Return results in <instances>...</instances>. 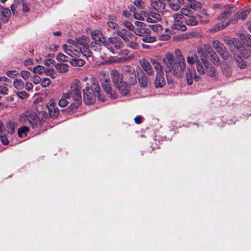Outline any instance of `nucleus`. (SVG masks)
Segmentation results:
<instances>
[{
  "label": "nucleus",
  "mask_w": 251,
  "mask_h": 251,
  "mask_svg": "<svg viewBox=\"0 0 251 251\" xmlns=\"http://www.w3.org/2000/svg\"><path fill=\"white\" fill-rule=\"evenodd\" d=\"M187 6L193 10H196L201 9L202 7V4L201 2L197 1L194 3H190L189 5H187Z\"/></svg>",
  "instance_id": "de8ad7c7"
},
{
  "label": "nucleus",
  "mask_w": 251,
  "mask_h": 251,
  "mask_svg": "<svg viewBox=\"0 0 251 251\" xmlns=\"http://www.w3.org/2000/svg\"><path fill=\"white\" fill-rule=\"evenodd\" d=\"M151 63L152 64L156 71V74L164 73L163 67L159 62L154 59L151 60Z\"/></svg>",
  "instance_id": "cd10ccee"
},
{
  "label": "nucleus",
  "mask_w": 251,
  "mask_h": 251,
  "mask_svg": "<svg viewBox=\"0 0 251 251\" xmlns=\"http://www.w3.org/2000/svg\"><path fill=\"white\" fill-rule=\"evenodd\" d=\"M106 73L104 71L100 72L99 78L103 90L108 94L111 98L115 99L117 98V94L113 89L109 77H105Z\"/></svg>",
  "instance_id": "0eeeda50"
},
{
  "label": "nucleus",
  "mask_w": 251,
  "mask_h": 251,
  "mask_svg": "<svg viewBox=\"0 0 251 251\" xmlns=\"http://www.w3.org/2000/svg\"><path fill=\"white\" fill-rule=\"evenodd\" d=\"M197 71L200 75L206 74L215 79H218V75L215 68L207 60H205L202 64H198Z\"/></svg>",
  "instance_id": "423d86ee"
},
{
  "label": "nucleus",
  "mask_w": 251,
  "mask_h": 251,
  "mask_svg": "<svg viewBox=\"0 0 251 251\" xmlns=\"http://www.w3.org/2000/svg\"><path fill=\"white\" fill-rule=\"evenodd\" d=\"M116 33L121 37L124 41H128V39H137V37L133 34L124 28L117 30Z\"/></svg>",
  "instance_id": "a211bd4d"
},
{
  "label": "nucleus",
  "mask_w": 251,
  "mask_h": 251,
  "mask_svg": "<svg viewBox=\"0 0 251 251\" xmlns=\"http://www.w3.org/2000/svg\"><path fill=\"white\" fill-rule=\"evenodd\" d=\"M31 80L33 83H34L35 84H38L40 83H41V79L40 77H39V76L34 75L32 77Z\"/></svg>",
  "instance_id": "680f3d73"
},
{
  "label": "nucleus",
  "mask_w": 251,
  "mask_h": 251,
  "mask_svg": "<svg viewBox=\"0 0 251 251\" xmlns=\"http://www.w3.org/2000/svg\"><path fill=\"white\" fill-rule=\"evenodd\" d=\"M55 105V103L52 100L50 101L47 104L50 116L52 119L56 118L59 114V109Z\"/></svg>",
  "instance_id": "6ab92c4d"
},
{
  "label": "nucleus",
  "mask_w": 251,
  "mask_h": 251,
  "mask_svg": "<svg viewBox=\"0 0 251 251\" xmlns=\"http://www.w3.org/2000/svg\"><path fill=\"white\" fill-rule=\"evenodd\" d=\"M146 21L149 23H155L162 20L161 15L156 12L151 11L150 13L143 12Z\"/></svg>",
  "instance_id": "4468645a"
},
{
  "label": "nucleus",
  "mask_w": 251,
  "mask_h": 251,
  "mask_svg": "<svg viewBox=\"0 0 251 251\" xmlns=\"http://www.w3.org/2000/svg\"><path fill=\"white\" fill-rule=\"evenodd\" d=\"M210 61L216 65H219L220 64V59L215 51L213 52V54H211L210 56Z\"/></svg>",
  "instance_id": "4c0bfd02"
},
{
  "label": "nucleus",
  "mask_w": 251,
  "mask_h": 251,
  "mask_svg": "<svg viewBox=\"0 0 251 251\" xmlns=\"http://www.w3.org/2000/svg\"><path fill=\"white\" fill-rule=\"evenodd\" d=\"M184 15H183L181 12V13H176L174 14L173 17L174 20V23H175V22L179 21L180 19L182 18L184 19Z\"/></svg>",
  "instance_id": "4d7b16f0"
},
{
  "label": "nucleus",
  "mask_w": 251,
  "mask_h": 251,
  "mask_svg": "<svg viewBox=\"0 0 251 251\" xmlns=\"http://www.w3.org/2000/svg\"><path fill=\"white\" fill-rule=\"evenodd\" d=\"M22 8L23 11L27 12L29 11L28 4L25 1V0H16L14 4L11 6V10L13 13L17 9H20Z\"/></svg>",
  "instance_id": "ddd939ff"
},
{
  "label": "nucleus",
  "mask_w": 251,
  "mask_h": 251,
  "mask_svg": "<svg viewBox=\"0 0 251 251\" xmlns=\"http://www.w3.org/2000/svg\"><path fill=\"white\" fill-rule=\"evenodd\" d=\"M46 69L43 66L38 65L33 68V71L35 74L42 75L45 73Z\"/></svg>",
  "instance_id": "c03bdc74"
},
{
  "label": "nucleus",
  "mask_w": 251,
  "mask_h": 251,
  "mask_svg": "<svg viewBox=\"0 0 251 251\" xmlns=\"http://www.w3.org/2000/svg\"><path fill=\"white\" fill-rule=\"evenodd\" d=\"M81 87L78 81L74 83L71 86L70 90L63 94L62 99L58 102L59 105L62 107H65L69 103L67 99L71 100L72 99L75 102L72 103L71 107L72 109L77 108L81 103Z\"/></svg>",
  "instance_id": "f03ea898"
},
{
  "label": "nucleus",
  "mask_w": 251,
  "mask_h": 251,
  "mask_svg": "<svg viewBox=\"0 0 251 251\" xmlns=\"http://www.w3.org/2000/svg\"><path fill=\"white\" fill-rule=\"evenodd\" d=\"M56 70L60 73H65L69 70V65L66 63H58L55 65Z\"/></svg>",
  "instance_id": "c85d7f7f"
},
{
  "label": "nucleus",
  "mask_w": 251,
  "mask_h": 251,
  "mask_svg": "<svg viewBox=\"0 0 251 251\" xmlns=\"http://www.w3.org/2000/svg\"><path fill=\"white\" fill-rule=\"evenodd\" d=\"M203 49L206 54L209 56L211 54H213V52L215 51L212 47L208 44L204 45Z\"/></svg>",
  "instance_id": "49530a36"
},
{
  "label": "nucleus",
  "mask_w": 251,
  "mask_h": 251,
  "mask_svg": "<svg viewBox=\"0 0 251 251\" xmlns=\"http://www.w3.org/2000/svg\"><path fill=\"white\" fill-rule=\"evenodd\" d=\"M11 15V11L9 9L4 8L0 4V29L1 27V21L6 23L9 20Z\"/></svg>",
  "instance_id": "f3484780"
},
{
  "label": "nucleus",
  "mask_w": 251,
  "mask_h": 251,
  "mask_svg": "<svg viewBox=\"0 0 251 251\" xmlns=\"http://www.w3.org/2000/svg\"><path fill=\"white\" fill-rule=\"evenodd\" d=\"M149 27L153 31L157 32V33L160 32L163 29L162 26L160 24L151 25H149Z\"/></svg>",
  "instance_id": "09e8293b"
},
{
  "label": "nucleus",
  "mask_w": 251,
  "mask_h": 251,
  "mask_svg": "<svg viewBox=\"0 0 251 251\" xmlns=\"http://www.w3.org/2000/svg\"><path fill=\"white\" fill-rule=\"evenodd\" d=\"M204 52L205 51L203 50V49L201 47H199L197 49V53L200 57L201 58V62L202 64H203V62H204L205 60H206L205 59Z\"/></svg>",
  "instance_id": "8fccbe9b"
},
{
  "label": "nucleus",
  "mask_w": 251,
  "mask_h": 251,
  "mask_svg": "<svg viewBox=\"0 0 251 251\" xmlns=\"http://www.w3.org/2000/svg\"><path fill=\"white\" fill-rule=\"evenodd\" d=\"M136 27L134 28V33L140 36H144L150 34V30L146 27V24L139 21H135L134 23Z\"/></svg>",
  "instance_id": "f8f14e48"
},
{
  "label": "nucleus",
  "mask_w": 251,
  "mask_h": 251,
  "mask_svg": "<svg viewBox=\"0 0 251 251\" xmlns=\"http://www.w3.org/2000/svg\"><path fill=\"white\" fill-rule=\"evenodd\" d=\"M7 80L8 79L6 77H0V93L3 95L7 94L8 91V85L4 82Z\"/></svg>",
  "instance_id": "393cba45"
},
{
  "label": "nucleus",
  "mask_w": 251,
  "mask_h": 251,
  "mask_svg": "<svg viewBox=\"0 0 251 251\" xmlns=\"http://www.w3.org/2000/svg\"><path fill=\"white\" fill-rule=\"evenodd\" d=\"M51 81L49 78H43L41 79V85L44 88L48 87Z\"/></svg>",
  "instance_id": "864d4df0"
},
{
  "label": "nucleus",
  "mask_w": 251,
  "mask_h": 251,
  "mask_svg": "<svg viewBox=\"0 0 251 251\" xmlns=\"http://www.w3.org/2000/svg\"><path fill=\"white\" fill-rule=\"evenodd\" d=\"M29 131L28 128L26 126H23L18 129V133L19 137L26 136Z\"/></svg>",
  "instance_id": "58836bf2"
},
{
  "label": "nucleus",
  "mask_w": 251,
  "mask_h": 251,
  "mask_svg": "<svg viewBox=\"0 0 251 251\" xmlns=\"http://www.w3.org/2000/svg\"><path fill=\"white\" fill-rule=\"evenodd\" d=\"M92 38L95 42H100L107 46L108 44H107L106 39L102 34L101 32L99 30H94L91 33Z\"/></svg>",
  "instance_id": "dca6fc26"
},
{
  "label": "nucleus",
  "mask_w": 251,
  "mask_h": 251,
  "mask_svg": "<svg viewBox=\"0 0 251 251\" xmlns=\"http://www.w3.org/2000/svg\"><path fill=\"white\" fill-rule=\"evenodd\" d=\"M90 47L94 50L99 51L102 49V46L100 43L94 41L91 43Z\"/></svg>",
  "instance_id": "a18cd8bd"
},
{
  "label": "nucleus",
  "mask_w": 251,
  "mask_h": 251,
  "mask_svg": "<svg viewBox=\"0 0 251 251\" xmlns=\"http://www.w3.org/2000/svg\"><path fill=\"white\" fill-rule=\"evenodd\" d=\"M224 41L226 45L228 46L231 51L236 49L237 51L245 58H248L249 55L243 51L244 47L241 45V42L237 38H230L228 37H225Z\"/></svg>",
  "instance_id": "6e6552de"
},
{
  "label": "nucleus",
  "mask_w": 251,
  "mask_h": 251,
  "mask_svg": "<svg viewBox=\"0 0 251 251\" xmlns=\"http://www.w3.org/2000/svg\"><path fill=\"white\" fill-rule=\"evenodd\" d=\"M5 131L10 134H12L15 132V125L13 123L9 122L6 124Z\"/></svg>",
  "instance_id": "a19ab883"
},
{
  "label": "nucleus",
  "mask_w": 251,
  "mask_h": 251,
  "mask_svg": "<svg viewBox=\"0 0 251 251\" xmlns=\"http://www.w3.org/2000/svg\"><path fill=\"white\" fill-rule=\"evenodd\" d=\"M45 74L52 78H55L57 77V75L53 69L47 68L46 69Z\"/></svg>",
  "instance_id": "37998d69"
},
{
  "label": "nucleus",
  "mask_w": 251,
  "mask_h": 251,
  "mask_svg": "<svg viewBox=\"0 0 251 251\" xmlns=\"http://www.w3.org/2000/svg\"><path fill=\"white\" fill-rule=\"evenodd\" d=\"M89 46L88 47H79L77 49H76L77 51L79 52V56L77 57H79L80 54H83L84 56L88 57L90 56L91 52L90 51V50L89 49Z\"/></svg>",
  "instance_id": "7c9ffc66"
},
{
  "label": "nucleus",
  "mask_w": 251,
  "mask_h": 251,
  "mask_svg": "<svg viewBox=\"0 0 251 251\" xmlns=\"http://www.w3.org/2000/svg\"><path fill=\"white\" fill-rule=\"evenodd\" d=\"M142 40L144 42L151 43L154 42L156 41V38L154 36H147L145 35L143 36Z\"/></svg>",
  "instance_id": "3c124183"
},
{
  "label": "nucleus",
  "mask_w": 251,
  "mask_h": 251,
  "mask_svg": "<svg viewBox=\"0 0 251 251\" xmlns=\"http://www.w3.org/2000/svg\"><path fill=\"white\" fill-rule=\"evenodd\" d=\"M0 139L1 143L3 145H7L9 143V141L7 139V137L6 135L5 134H1L0 135Z\"/></svg>",
  "instance_id": "e2e57ef3"
},
{
  "label": "nucleus",
  "mask_w": 251,
  "mask_h": 251,
  "mask_svg": "<svg viewBox=\"0 0 251 251\" xmlns=\"http://www.w3.org/2000/svg\"><path fill=\"white\" fill-rule=\"evenodd\" d=\"M127 68L128 72L126 73V76L128 77L129 83L131 85H134L137 82L135 70L131 67H128Z\"/></svg>",
  "instance_id": "4be33fe9"
},
{
  "label": "nucleus",
  "mask_w": 251,
  "mask_h": 251,
  "mask_svg": "<svg viewBox=\"0 0 251 251\" xmlns=\"http://www.w3.org/2000/svg\"><path fill=\"white\" fill-rule=\"evenodd\" d=\"M233 21V19L232 18V17L228 19L227 21H222L220 24L221 25H223V28H225L226 26H227L230 23H232Z\"/></svg>",
  "instance_id": "052dcab7"
},
{
  "label": "nucleus",
  "mask_w": 251,
  "mask_h": 251,
  "mask_svg": "<svg viewBox=\"0 0 251 251\" xmlns=\"http://www.w3.org/2000/svg\"><path fill=\"white\" fill-rule=\"evenodd\" d=\"M134 4L135 5H136L137 7L143 8V5L144 4L143 2L141 0H135L134 1Z\"/></svg>",
  "instance_id": "338daca9"
},
{
  "label": "nucleus",
  "mask_w": 251,
  "mask_h": 251,
  "mask_svg": "<svg viewBox=\"0 0 251 251\" xmlns=\"http://www.w3.org/2000/svg\"><path fill=\"white\" fill-rule=\"evenodd\" d=\"M180 12L184 15V20L187 25L194 26L197 25L198 24L197 16L201 18V16L194 15L193 12L188 8H182Z\"/></svg>",
  "instance_id": "1a4fd4ad"
},
{
  "label": "nucleus",
  "mask_w": 251,
  "mask_h": 251,
  "mask_svg": "<svg viewBox=\"0 0 251 251\" xmlns=\"http://www.w3.org/2000/svg\"><path fill=\"white\" fill-rule=\"evenodd\" d=\"M236 62L237 66L241 69H244L246 67L247 65L245 61L240 56H237L235 57Z\"/></svg>",
  "instance_id": "ea45409f"
},
{
  "label": "nucleus",
  "mask_w": 251,
  "mask_h": 251,
  "mask_svg": "<svg viewBox=\"0 0 251 251\" xmlns=\"http://www.w3.org/2000/svg\"><path fill=\"white\" fill-rule=\"evenodd\" d=\"M193 79L196 82L201 81V77L200 76V75L197 74V73H196V72L195 71H194Z\"/></svg>",
  "instance_id": "774afa93"
},
{
  "label": "nucleus",
  "mask_w": 251,
  "mask_h": 251,
  "mask_svg": "<svg viewBox=\"0 0 251 251\" xmlns=\"http://www.w3.org/2000/svg\"><path fill=\"white\" fill-rule=\"evenodd\" d=\"M166 84V80L164 76V73L156 74L154 81V85L156 88H162Z\"/></svg>",
  "instance_id": "412c9836"
},
{
  "label": "nucleus",
  "mask_w": 251,
  "mask_h": 251,
  "mask_svg": "<svg viewBox=\"0 0 251 251\" xmlns=\"http://www.w3.org/2000/svg\"><path fill=\"white\" fill-rule=\"evenodd\" d=\"M19 121L21 124L31 126L33 128H36L41 121L35 112L33 111H26L19 116Z\"/></svg>",
  "instance_id": "39448f33"
},
{
  "label": "nucleus",
  "mask_w": 251,
  "mask_h": 251,
  "mask_svg": "<svg viewBox=\"0 0 251 251\" xmlns=\"http://www.w3.org/2000/svg\"><path fill=\"white\" fill-rule=\"evenodd\" d=\"M116 87L118 88L120 93L123 96L126 95L130 92V87L126 82H123L121 85H117Z\"/></svg>",
  "instance_id": "a878e982"
},
{
  "label": "nucleus",
  "mask_w": 251,
  "mask_h": 251,
  "mask_svg": "<svg viewBox=\"0 0 251 251\" xmlns=\"http://www.w3.org/2000/svg\"><path fill=\"white\" fill-rule=\"evenodd\" d=\"M15 88L17 90H22L25 87V84L22 79H15L13 82Z\"/></svg>",
  "instance_id": "e433bc0d"
},
{
  "label": "nucleus",
  "mask_w": 251,
  "mask_h": 251,
  "mask_svg": "<svg viewBox=\"0 0 251 251\" xmlns=\"http://www.w3.org/2000/svg\"><path fill=\"white\" fill-rule=\"evenodd\" d=\"M136 39H128V41H125L126 45L129 48L132 49H137L138 47V44L135 42Z\"/></svg>",
  "instance_id": "79ce46f5"
},
{
  "label": "nucleus",
  "mask_w": 251,
  "mask_h": 251,
  "mask_svg": "<svg viewBox=\"0 0 251 251\" xmlns=\"http://www.w3.org/2000/svg\"><path fill=\"white\" fill-rule=\"evenodd\" d=\"M188 64L190 65H193L196 64V68L198 67V64H202L200 61L198 55L196 53L193 54L191 56H188L186 58Z\"/></svg>",
  "instance_id": "bb28decb"
},
{
  "label": "nucleus",
  "mask_w": 251,
  "mask_h": 251,
  "mask_svg": "<svg viewBox=\"0 0 251 251\" xmlns=\"http://www.w3.org/2000/svg\"><path fill=\"white\" fill-rule=\"evenodd\" d=\"M123 25L130 31H133L134 29V25L129 21H124L123 22Z\"/></svg>",
  "instance_id": "603ef678"
},
{
  "label": "nucleus",
  "mask_w": 251,
  "mask_h": 251,
  "mask_svg": "<svg viewBox=\"0 0 251 251\" xmlns=\"http://www.w3.org/2000/svg\"><path fill=\"white\" fill-rule=\"evenodd\" d=\"M251 12V9H248L241 12H238L232 16L234 22L236 21L238 19L242 20H245Z\"/></svg>",
  "instance_id": "b1692460"
},
{
  "label": "nucleus",
  "mask_w": 251,
  "mask_h": 251,
  "mask_svg": "<svg viewBox=\"0 0 251 251\" xmlns=\"http://www.w3.org/2000/svg\"><path fill=\"white\" fill-rule=\"evenodd\" d=\"M18 74V73L15 70H12V71H8L7 72H6V75L10 77H12V78H13L15 76H16V75Z\"/></svg>",
  "instance_id": "0e129e2a"
},
{
  "label": "nucleus",
  "mask_w": 251,
  "mask_h": 251,
  "mask_svg": "<svg viewBox=\"0 0 251 251\" xmlns=\"http://www.w3.org/2000/svg\"><path fill=\"white\" fill-rule=\"evenodd\" d=\"M185 76L187 84L189 85H192L193 82L194 71L188 68L185 73Z\"/></svg>",
  "instance_id": "c756f323"
},
{
  "label": "nucleus",
  "mask_w": 251,
  "mask_h": 251,
  "mask_svg": "<svg viewBox=\"0 0 251 251\" xmlns=\"http://www.w3.org/2000/svg\"><path fill=\"white\" fill-rule=\"evenodd\" d=\"M56 59L59 62H67L68 61V57L61 53L57 54Z\"/></svg>",
  "instance_id": "5fc2aeb1"
},
{
  "label": "nucleus",
  "mask_w": 251,
  "mask_h": 251,
  "mask_svg": "<svg viewBox=\"0 0 251 251\" xmlns=\"http://www.w3.org/2000/svg\"><path fill=\"white\" fill-rule=\"evenodd\" d=\"M67 42L69 45H64L63 46V50L66 54L75 58L79 56V52L76 49L80 47L79 46H89V38L84 35L76 38L75 40L69 39Z\"/></svg>",
  "instance_id": "7ed1b4c3"
},
{
  "label": "nucleus",
  "mask_w": 251,
  "mask_h": 251,
  "mask_svg": "<svg viewBox=\"0 0 251 251\" xmlns=\"http://www.w3.org/2000/svg\"><path fill=\"white\" fill-rule=\"evenodd\" d=\"M70 63L74 66L81 67L84 65L85 61L82 59L73 58L70 61Z\"/></svg>",
  "instance_id": "72a5a7b5"
},
{
  "label": "nucleus",
  "mask_w": 251,
  "mask_h": 251,
  "mask_svg": "<svg viewBox=\"0 0 251 251\" xmlns=\"http://www.w3.org/2000/svg\"><path fill=\"white\" fill-rule=\"evenodd\" d=\"M21 75L23 78L26 80L30 76V73L27 71H22L21 72Z\"/></svg>",
  "instance_id": "13d9d810"
},
{
  "label": "nucleus",
  "mask_w": 251,
  "mask_h": 251,
  "mask_svg": "<svg viewBox=\"0 0 251 251\" xmlns=\"http://www.w3.org/2000/svg\"><path fill=\"white\" fill-rule=\"evenodd\" d=\"M172 27L174 29L182 31H185L187 29L186 25L180 23V21L175 22V23H174V24L172 25Z\"/></svg>",
  "instance_id": "2f4dec72"
},
{
  "label": "nucleus",
  "mask_w": 251,
  "mask_h": 251,
  "mask_svg": "<svg viewBox=\"0 0 251 251\" xmlns=\"http://www.w3.org/2000/svg\"><path fill=\"white\" fill-rule=\"evenodd\" d=\"M100 88L97 82L94 80L90 87H86L83 90L84 102L87 104L94 103L97 97L100 100L104 101L103 97L100 96Z\"/></svg>",
  "instance_id": "20e7f679"
},
{
  "label": "nucleus",
  "mask_w": 251,
  "mask_h": 251,
  "mask_svg": "<svg viewBox=\"0 0 251 251\" xmlns=\"http://www.w3.org/2000/svg\"><path fill=\"white\" fill-rule=\"evenodd\" d=\"M141 65L143 69L150 75H153L154 72L152 67V64L148 61L143 59L141 62Z\"/></svg>",
  "instance_id": "aec40b11"
},
{
  "label": "nucleus",
  "mask_w": 251,
  "mask_h": 251,
  "mask_svg": "<svg viewBox=\"0 0 251 251\" xmlns=\"http://www.w3.org/2000/svg\"><path fill=\"white\" fill-rule=\"evenodd\" d=\"M110 76L115 86L117 85H121L123 82H125L123 80L122 74H120L115 69L111 70L110 72Z\"/></svg>",
  "instance_id": "2eb2a0df"
},
{
  "label": "nucleus",
  "mask_w": 251,
  "mask_h": 251,
  "mask_svg": "<svg viewBox=\"0 0 251 251\" xmlns=\"http://www.w3.org/2000/svg\"><path fill=\"white\" fill-rule=\"evenodd\" d=\"M222 73L224 75H226L227 77H228L231 75V70L229 66L225 64H223L222 67Z\"/></svg>",
  "instance_id": "f704fd0d"
},
{
  "label": "nucleus",
  "mask_w": 251,
  "mask_h": 251,
  "mask_svg": "<svg viewBox=\"0 0 251 251\" xmlns=\"http://www.w3.org/2000/svg\"><path fill=\"white\" fill-rule=\"evenodd\" d=\"M17 96L22 99H24L27 98L28 95L27 94V93L25 91H20L17 92Z\"/></svg>",
  "instance_id": "bf43d9fd"
},
{
  "label": "nucleus",
  "mask_w": 251,
  "mask_h": 251,
  "mask_svg": "<svg viewBox=\"0 0 251 251\" xmlns=\"http://www.w3.org/2000/svg\"><path fill=\"white\" fill-rule=\"evenodd\" d=\"M170 8L174 11H177L180 9V6L175 0H166Z\"/></svg>",
  "instance_id": "c9c22d12"
},
{
  "label": "nucleus",
  "mask_w": 251,
  "mask_h": 251,
  "mask_svg": "<svg viewBox=\"0 0 251 251\" xmlns=\"http://www.w3.org/2000/svg\"><path fill=\"white\" fill-rule=\"evenodd\" d=\"M107 24L109 27L113 29L117 28L118 26V25L116 23L113 21H109L107 22Z\"/></svg>",
  "instance_id": "69168bd1"
},
{
  "label": "nucleus",
  "mask_w": 251,
  "mask_h": 251,
  "mask_svg": "<svg viewBox=\"0 0 251 251\" xmlns=\"http://www.w3.org/2000/svg\"><path fill=\"white\" fill-rule=\"evenodd\" d=\"M138 82L140 87L145 88L148 85V80L147 76L143 74L138 78Z\"/></svg>",
  "instance_id": "473e14b6"
},
{
  "label": "nucleus",
  "mask_w": 251,
  "mask_h": 251,
  "mask_svg": "<svg viewBox=\"0 0 251 251\" xmlns=\"http://www.w3.org/2000/svg\"><path fill=\"white\" fill-rule=\"evenodd\" d=\"M236 10V8L234 6H229L222 13L217 17L218 20H222L225 18H227L232 13L234 12Z\"/></svg>",
  "instance_id": "5701e85b"
},
{
  "label": "nucleus",
  "mask_w": 251,
  "mask_h": 251,
  "mask_svg": "<svg viewBox=\"0 0 251 251\" xmlns=\"http://www.w3.org/2000/svg\"><path fill=\"white\" fill-rule=\"evenodd\" d=\"M175 53L176 57L170 52H167L164 55L162 59L164 70L166 73H170L174 76L180 78L186 70V63L179 50H176Z\"/></svg>",
  "instance_id": "f257e3e1"
},
{
  "label": "nucleus",
  "mask_w": 251,
  "mask_h": 251,
  "mask_svg": "<svg viewBox=\"0 0 251 251\" xmlns=\"http://www.w3.org/2000/svg\"><path fill=\"white\" fill-rule=\"evenodd\" d=\"M108 44L106 46L108 47L110 44L113 46L109 47V50L113 53H116L115 50H118L124 47V44L120 39L118 37H109L108 39Z\"/></svg>",
  "instance_id": "9b49d317"
},
{
  "label": "nucleus",
  "mask_w": 251,
  "mask_h": 251,
  "mask_svg": "<svg viewBox=\"0 0 251 251\" xmlns=\"http://www.w3.org/2000/svg\"><path fill=\"white\" fill-rule=\"evenodd\" d=\"M212 45L216 51L225 60H226L229 57L228 53L224 45L218 40H213L212 41Z\"/></svg>",
  "instance_id": "9d476101"
},
{
  "label": "nucleus",
  "mask_w": 251,
  "mask_h": 251,
  "mask_svg": "<svg viewBox=\"0 0 251 251\" xmlns=\"http://www.w3.org/2000/svg\"><path fill=\"white\" fill-rule=\"evenodd\" d=\"M223 25H221L220 23L216 24L212 28L210 29V31L211 32H216L221 30L223 29Z\"/></svg>",
  "instance_id": "6e6d98bb"
}]
</instances>
